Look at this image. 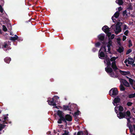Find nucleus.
Returning <instances> with one entry per match:
<instances>
[{"instance_id": "f257e3e1", "label": "nucleus", "mask_w": 135, "mask_h": 135, "mask_svg": "<svg viewBox=\"0 0 135 135\" xmlns=\"http://www.w3.org/2000/svg\"><path fill=\"white\" fill-rule=\"evenodd\" d=\"M118 91L116 88H113L111 89L109 92V94L110 96L113 97L115 96L118 94Z\"/></svg>"}, {"instance_id": "f03ea898", "label": "nucleus", "mask_w": 135, "mask_h": 135, "mask_svg": "<svg viewBox=\"0 0 135 135\" xmlns=\"http://www.w3.org/2000/svg\"><path fill=\"white\" fill-rule=\"evenodd\" d=\"M122 22H118L116 25L115 30H114L115 33L116 35H117L120 32L122 31L121 28V26L122 24Z\"/></svg>"}, {"instance_id": "7ed1b4c3", "label": "nucleus", "mask_w": 135, "mask_h": 135, "mask_svg": "<svg viewBox=\"0 0 135 135\" xmlns=\"http://www.w3.org/2000/svg\"><path fill=\"white\" fill-rule=\"evenodd\" d=\"M57 113L60 117V118L57 121V123L59 124H61L62 123V120L64 119V116L62 114V112L61 111L58 110L57 111Z\"/></svg>"}, {"instance_id": "20e7f679", "label": "nucleus", "mask_w": 135, "mask_h": 135, "mask_svg": "<svg viewBox=\"0 0 135 135\" xmlns=\"http://www.w3.org/2000/svg\"><path fill=\"white\" fill-rule=\"evenodd\" d=\"M72 120L71 116L69 114H67L65 115V117H64V119H62V121H64V122L66 123V121L70 122Z\"/></svg>"}, {"instance_id": "39448f33", "label": "nucleus", "mask_w": 135, "mask_h": 135, "mask_svg": "<svg viewBox=\"0 0 135 135\" xmlns=\"http://www.w3.org/2000/svg\"><path fill=\"white\" fill-rule=\"evenodd\" d=\"M117 117L120 119H122L123 118H126V112H119V114H117Z\"/></svg>"}, {"instance_id": "423d86ee", "label": "nucleus", "mask_w": 135, "mask_h": 135, "mask_svg": "<svg viewBox=\"0 0 135 135\" xmlns=\"http://www.w3.org/2000/svg\"><path fill=\"white\" fill-rule=\"evenodd\" d=\"M47 102H48L49 104L50 105L53 106H56V100H54V98H53L51 99V100H47Z\"/></svg>"}, {"instance_id": "0eeeda50", "label": "nucleus", "mask_w": 135, "mask_h": 135, "mask_svg": "<svg viewBox=\"0 0 135 135\" xmlns=\"http://www.w3.org/2000/svg\"><path fill=\"white\" fill-rule=\"evenodd\" d=\"M120 98H119L118 96H117L116 98H115L114 99L113 102V103L114 105H116V104H117L119 103L120 102Z\"/></svg>"}, {"instance_id": "6e6552de", "label": "nucleus", "mask_w": 135, "mask_h": 135, "mask_svg": "<svg viewBox=\"0 0 135 135\" xmlns=\"http://www.w3.org/2000/svg\"><path fill=\"white\" fill-rule=\"evenodd\" d=\"M105 35L104 34H101L98 35V38L99 40L104 41L105 39Z\"/></svg>"}, {"instance_id": "1a4fd4ad", "label": "nucleus", "mask_w": 135, "mask_h": 135, "mask_svg": "<svg viewBox=\"0 0 135 135\" xmlns=\"http://www.w3.org/2000/svg\"><path fill=\"white\" fill-rule=\"evenodd\" d=\"M111 67L114 71H115L118 69L116 64V61L113 62L111 64Z\"/></svg>"}, {"instance_id": "9d476101", "label": "nucleus", "mask_w": 135, "mask_h": 135, "mask_svg": "<svg viewBox=\"0 0 135 135\" xmlns=\"http://www.w3.org/2000/svg\"><path fill=\"white\" fill-rule=\"evenodd\" d=\"M98 56L99 58L103 59L104 57L105 56V55L103 51H101L99 50Z\"/></svg>"}, {"instance_id": "9b49d317", "label": "nucleus", "mask_w": 135, "mask_h": 135, "mask_svg": "<svg viewBox=\"0 0 135 135\" xmlns=\"http://www.w3.org/2000/svg\"><path fill=\"white\" fill-rule=\"evenodd\" d=\"M102 30L104 31L105 33H107L108 32L110 31L109 28V27L106 25L104 26L102 28Z\"/></svg>"}, {"instance_id": "f8f14e48", "label": "nucleus", "mask_w": 135, "mask_h": 135, "mask_svg": "<svg viewBox=\"0 0 135 135\" xmlns=\"http://www.w3.org/2000/svg\"><path fill=\"white\" fill-rule=\"evenodd\" d=\"M130 130V132L131 133H132L133 131V128L134 131H135V125H133V128L131 125H130L128 126Z\"/></svg>"}, {"instance_id": "ddd939ff", "label": "nucleus", "mask_w": 135, "mask_h": 135, "mask_svg": "<svg viewBox=\"0 0 135 135\" xmlns=\"http://www.w3.org/2000/svg\"><path fill=\"white\" fill-rule=\"evenodd\" d=\"M107 55L106 58V59H105V61L107 62V66L108 67H110L111 65V63L110 62V59L109 58H107Z\"/></svg>"}, {"instance_id": "4468645a", "label": "nucleus", "mask_w": 135, "mask_h": 135, "mask_svg": "<svg viewBox=\"0 0 135 135\" xmlns=\"http://www.w3.org/2000/svg\"><path fill=\"white\" fill-rule=\"evenodd\" d=\"M120 73L123 75H126L130 74V72L129 71H125L120 70L119 71Z\"/></svg>"}, {"instance_id": "2eb2a0df", "label": "nucleus", "mask_w": 135, "mask_h": 135, "mask_svg": "<svg viewBox=\"0 0 135 135\" xmlns=\"http://www.w3.org/2000/svg\"><path fill=\"white\" fill-rule=\"evenodd\" d=\"M105 70L107 73H109V74L112 72L113 71L112 68L109 67L105 68Z\"/></svg>"}, {"instance_id": "dca6fc26", "label": "nucleus", "mask_w": 135, "mask_h": 135, "mask_svg": "<svg viewBox=\"0 0 135 135\" xmlns=\"http://www.w3.org/2000/svg\"><path fill=\"white\" fill-rule=\"evenodd\" d=\"M122 82L125 86L127 87L129 86V83L126 80L122 79Z\"/></svg>"}, {"instance_id": "f3484780", "label": "nucleus", "mask_w": 135, "mask_h": 135, "mask_svg": "<svg viewBox=\"0 0 135 135\" xmlns=\"http://www.w3.org/2000/svg\"><path fill=\"white\" fill-rule=\"evenodd\" d=\"M128 64L130 65H132L133 64L134 62V59L129 57H128Z\"/></svg>"}, {"instance_id": "a211bd4d", "label": "nucleus", "mask_w": 135, "mask_h": 135, "mask_svg": "<svg viewBox=\"0 0 135 135\" xmlns=\"http://www.w3.org/2000/svg\"><path fill=\"white\" fill-rule=\"evenodd\" d=\"M126 118L127 117V118L130 119L132 117V116L131 115V112L129 111L128 110L126 112Z\"/></svg>"}, {"instance_id": "6ab92c4d", "label": "nucleus", "mask_w": 135, "mask_h": 135, "mask_svg": "<svg viewBox=\"0 0 135 135\" xmlns=\"http://www.w3.org/2000/svg\"><path fill=\"white\" fill-rule=\"evenodd\" d=\"M10 40L12 41H14L16 40H17L18 41H19L18 37L16 35H15V37H11L10 38Z\"/></svg>"}, {"instance_id": "aec40b11", "label": "nucleus", "mask_w": 135, "mask_h": 135, "mask_svg": "<svg viewBox=\"0 0 135 135\" xmlns=\"http://www.w3.org/2000/svg\"><path fill=\"white\" fill-rule=\"evenodd\" d=\"M112 46V44H110L108 43L107 46L108 47V51L107 52L110 54H111L112 52L110 51V46Z\"/></svg>"}, {"instance_id": "412c9836", "label": "nucleus", "mask_w": 135, "mask_h": 135, "mask_svg": "<svg viewBox=\"0 0 135 135\" xmlns=\"http://www.w3.org/2000/svg\"><path fill=\"white\" fill-rule=\"evenodd\" d=\"M115 2L120 6L122 5L123 3L122 0H117L115 1Z\"/></svg>"}, {"instance_id": "4be33fe9", "label": "nucleus", "mask_w": 135, "mask_h": 135, "mask_svg": "<svg viewBox=\"0 0 135 135\" xmlns=\"http://www.w3.org/2000/svg\"><path fill=\"white\" fill-rule=\"evenodd\" d=\"M99 50L100 51H102L104 52H106L107 51V48L106 46H102L101 47Z\"/></svg>"}, {"instance_id": "5701e85b", "label": "nucleus", "mask_w": 135, "mask_h": 135, "mask_svg": "<svg viewBox=\"0 0 135 135\" xmlns=\"http://www.w3.org/2000/svg\"><path fill=\"white\" fill-rule=\"evenodd\" d=\"M4 61L5 62L8 64L11 61V59L9 57H6L4 59Z\"/></svg>"}, {"instance_id": "b1692460", "label": "nucleus", "mask_w": 135, "mask_h": 135, "mask_svg": "<svg viewBox=\"0 0 135 135\" xmlns=\"http://www.w3.org/2000/svg\"><path fill=\"white\" fill-rule=\"evenodd\" d=\"M128 10H133V7L132 6V3H129L128 5V7L127 9Z\"/></svg>"}, {"instance_id": "393cba45", "label": "nucleus", "mask_w": 135, "mask_h": 135, "mask_svg": "<svg viewBox=\"0 0 135 135\" xmlns=\"http://www.w3.org/2000/svg\"><path fill=\"white\" fill-rule=\"evenodd\" d=\"M128 97L129 98H132L135 97V93L134 94H132L129 95Z\"/></svg>"}, {"instance_id": "a878e982", "label": "nucleus", "mask_w": 135, "mask_h": 135, "mask_svg": "<svg viewBox=\"0 0 135 135\" xmlns=\"http://www.w3.org/2000/svg\"><path fill=\"white\" fill-rule=\"evenodd\" d=\"M124 49L123 47H119V49L117 50V51L120 53H121L123 51Z\"/></svg>"}, {"instance_id": "bb28decb", "label": "nucleus", "mask_w": 135, "mask_h": 135, "mask_svg": "<svg viewBox=\"0 0 135 135\" xmlns=\"http://www.w3.org/2000/svg\"><path fill=\"white\" fill-rule=\"evenodd\" d=\"M126 118L127 120V126H129L130 125H131V122L130 121V119H129V118H128L127 117Z\"/></svg>"}, {"instance_id": "cd10ccee", "label": "nucleus", "mask_w": 135, "mask_h": 135, "mask_svg": "<svg viewBox=\"0 0 135 135\" xmlns=\"http://www.w3.org/2000/svg\"><path fill=\"white\" fill-rule=\"evenodd\" d=\"M119 12L117 11L114 13V16L115 18H117L119 16Z\"/></svg>"}, {"instance_id": "c85d7f7f", "label": "nucleus", "mask_w": 135, "mask_h": 135, "mask_svg": "<svg viewBox=\"0 0 135 135\" xmlns=\"http://www.w3.org/2000/svg\"><path fill=\"white\" fill-rule=\"evenodd\" d=\"M120 90L121 91H124L125 90V89L124 87L122 84H121L119 86Z\"/></svg>"}, {"instance_id": "c756f323", "label": "nucleus", "mask_w": 135, "mask_h": 135, "mask_svg": "<svg viewBox=\"0 0 135 135\" xmlns=\"http://www.w3.org/2000/svg\"><path fill=\"white\" fill-rule=\"evenodd\" d=\"M80 111L78 110H77V111L75 112L74 113V116L76 117V116L78 115H79Z\"/></svg>"}, {"instance_id": "7c9ffc66", "label": "nucleus", "mask_w": 135, "mask_h": 135, "mask_svg": "<svg viewBox=\"0 0 135 135\" xmlns=\"http://www.w3.org/2000/svg\"><path fill=\"white\" fill-rule=\"evenodd\" d=\"M132 45V42L131 40H129L128 41V47L130 48L131 47V46Z\"/></svg>"}, {"instance_id": "2f4dec72", "label": "nucleus", "mask_w": 135, "mask_h": 135, "mask_svg": "<svg viewBox=\"0 0 135 135\" xmlns=\"http://www.w3.org/2000/svg\"><path fill=\"white\" fill-rule=\"evenodd\" d=\"M124 110V108H123V107L120 105V106H119V110L120 112H123Z\"/></svg>"}, {"instance_id": "473e14b6", "label": "nucleus", "mask_w": 135, "mask_h": 135, "mask_svg": "<svg viewBox=\"0 0 135 135\" xmlns=\"http://www.w3.org/2000/svg\"><path fill=\"white\" fill-rule=\"evenodd\" d=\"M117 58V57H112L111 59H110V61L113 62L115 61V60Z\"/></svg>"}, {"instance_id": "72a5a7b5", "label": "nucleus", "mask_w": 135, "mask_h": 135, "mask_svg": "<svg viewBox=\"0 0 135 135\" xmlns=\"http://www.w3.org/2000/svg\"><path fill=\"white\" fill-rule=\"evenodd\" d=\"M129 28L127 26V25H123V32L126 29H128Z\"/></svg>"}, {"instance_id": "f704fd0d", "label": "nucleus", "mask_w": 135, "mask_h": 135, "mask_svg": "<svg viewBox=\"0 0 135 135\" xmlns=\"http://www.w3.org/2000/svg\"><path fill=\"white\" fill-rule=\"evenodd\" d=\"M64 131V133H63L62 135H69V132L66 130H65Z\"/></svg>"}, {"instance_id": "c9c22d12", "label": "nucleus", "mask_w": 135, "mask_h": 135, "mask_svg": "<svg viewBox=\"0 0 135 135\" xmlns=\"http://www.w3.org/2000/svg\"><path fill=\"white\" fill-rule=\"evenodd\" d=\"M69 107V106H66L65 105H64L63 106V108L65 110H67L68 109V108Z\"/></svg>"}, {"instance_id": "e433bc0d", "label": "nucleus", "mask_w": 135, "mask_h": 135, "mask_svg": "<svg viewBox=\"0 0 135 135\" xmlns=\"http://www.w3.org/2000/svg\"><path fill=\"white\" fill-rule=\"evenodd\" d=\"M129 81L131 84L132 85L133 82V80L131 78H129Z\"/></svg>"}, {"instance_id": "4c0bfd02", "label": "nucleus", "mask_w": 135, "mask_h": 135, "mask_svg": "<svg viewBox=\"0 0 135 135\" xmlns=\"http://www.w3.org/2000/svg\"><path fill=\"white\" fill-rule=\"evenodd\" d=\"M2 26L3 28V30L5 32L7 31V29L6 26L4 25H3Z\"/></svg>"}, {"instance_id": "58836bf2", "label": "nucleus", "mask_w": 135, "mask_h": 135, "mask_svg": "<svg viewBox=\"0 0 135 135\" xmlns=\"http://www.w3.org/2000/svg\"><path fill=\"white\" fill-rule=\"evenodd\" d=\"M101 44L99 42H98L95 44V46L96 47H99L100 45Z\"/></svg>"}, {"instance_id": "ea45409f", "label": "nucleus", "mask_w": 135, "mask_h": 135, "mask_svg": "<svg viewBox=\"0 0 135 135\" xmlns=\"http://www.w3.org/2000/svg\"><path fill=\"white\" fill-rule=\"evenodd\" d=\"M105 33L107 35V36L109 38L110 36L111 35V32H108L107 33Z\"/></svg>"}, {"instance_id": "a19ab883", "label": "nucleus", "mask_w": 135, "mask_h": 135, "mask_svg": "<svg viewBox=\"0 0 135 135\" xmlns=\"http://www.w3.org/2000/svg\"><path fill=\"white\" fill-rule=\"evenodd\" d=\"M132 51V50L131 49H129L127 51L126 54H128L129 53L131 52Z\"/></svg>"}, {"instance_id": "79ce46f5", "label": "nucleus", "mask_w": 135, "mask_h": 135, "mask_svg": "<svg viewBox=\"0 0 135 135\" xmlns=\"http://www.w3.org/2000/svg\"><path fill=\"white\" fill-rule=\"evenodd\" d=\"M83 133L82 131H79L77 135H83Z\"/></svg>"}, {"instance_id": "37998d69", "label": "nucleus", "mask_w": 135, "mask_h": 135, "mask_svg": "<svg viewBox=\"0 0 135 135\" xmlns=\"http://www.w3.org/2000/svg\"><path fill=\"white\" fill-rule=\"evenodd\" d=\"M109 74L110 75V76L112 77H114L115 76L114 73L113 72V71L112 72L110 73Z\"/></svg>"}, {"instance_id": "c03bdc74", "label": "nucleus", "mask_w": 135, "mask_h": 135, "mask_svg": "<svg viewBox=\"0 0 135 135\" xmlns=\"http://www.w3.org/2000/svg\"><path fill=\"white\" fill-rule=\"evenodd\" d=\"M132 104V103L129 102H128L127 103V105L128 106H131Z\"/></svg>"}, {"instance_id": "a18cd8bd", "label": "nucleus", "mask_w": 135, "mask_h": 135, "mask_svg": "<svg viewBox=\"0 0 135 135\" xmlns=\"http://www.w3.org/2000/svg\"><path fill=\"white\" fill-rule=\"evenodd\" d=\"M110 36H110V38L109 37V39H111V40H112V39H113L114 38V37H115V35L114 34H112Z\"/></svg>"}, {"instance_id": "49530a36", "label": "nucleus", "mask_w": 135, "mask_h": 135, "mask_svg": "<svg viewBox=\"0 0 135 135\" xmlns=\"http://www.w3.org/2000/svg\"><path fill=\"white\" fill-rule=\"evenodd\" d=\"M129 31L128 30H126L124 33V34L126 36H127Z\"/></svg>"}, {"instance_id": "de8ad7c7", "label": "nucleus", "mask_w": 135, "mask_h": 135, "mask_svg": "<svg viewBox=\"0 0 135 135\" xmlns=\"http://www.w3.org/2000/svg\"><path fill=\"white\" fill-rule=\"evenodd\" d=\"M4 126L2 124L0 125V131H1L3 128H4Z\"/></svg>"}, {"instance_id": "09e8293b", "label": "nucleus", "mask_w": 135, "mask_h": 135, "mask_svg": "<svg viewBox=\"0 0 135 135\" xmlns=\"http://www.w3.org/2000/svg\"><path fill=\"white\" fill-rule=\"evenodd\" d=\"M0 12L1 13H2L3 12V9L2 6L1 5H0Z\"/></svg>"}, {"instance_id": "8fccbe9b", "label": "nucleus", "mask_w": 135, "mask_h": 135, "mask_svg": "<svg viewBox=\"0 0 135 135\" xmlns=\"http://www.w3.org/2000/svg\"><path fill=\"white\" fill-rule=\"evenodd\" d=\"M3 47L4 48H6L7 46H8V45L7 44V43L6 42H4V44L3 45Z\"/></svg>"}, {"instance_id": "3c124183", "label": "nucleus", "mask_w": 135, "mask_h": 135, "mask_svg": "<svg viewBox=\"0 0 135 135\" xmlns=\"http://www.w3.org/2000/svg\"><path fill=\"white\" fill-rule=\"evenodd\" d=\"M112 41L110 39H109L108 41V43L110 44H112Z\"/></svg>"}, {"instance_id": "603ef678", "label": "nucleus", "mask_w": 135, "mask_h": 135, "mask_svg": "<svg viewBox=\"0 0 135 135\" xmlns=\"http://www.w3.org/2000/svg\"><path fill=\"white\" fill-rule=\"evenodd\" d=\"M126 37L125 35H123V41H124V40H125L126 39Z\"/></svg>"}, {"instance_id": "864d4df0", "label": "nucleus", "mask_w": 135, "mask_h": 135, "mask_svg": "<svg viewBox=\"0 0 135 135\" xmlns=\"http://www.w3.org/2000/svg\"><path fill=\"white\" fill-rule=\"evenodd\" d=\"M127 13V11L126 10H125L124 11H123V15L124 16Z\"/></svg>"}, {"instance_id": "5fc2aeb1", "label": "nucleus", "mask_w": 135, "mask_h": 135, "mask_svg": "<svg viewBox=\"0 0 135 135\" xmlns=\"http://www.w3.org/2000/svg\"><path fill=\"white\" fill-rule=\"evenodd\" d=\"M55 99L56 100H57L59 99V97L56 95H54Z\"/></svg>"}, {"instance_id": "6e6d98bb", "label": "nucleus", "mask_w": 135, "mask_h": 135, "mask_svg": "<svg viewBox=\"0 0 135 135\" xmlns=\"http://www.w3.org/2000/svg\"><path fill=\"white\" fill-rule=\"evenodd\" d=\"M116 108H117L116 107H115V108H114V109H115V113H116V114H118L117 113H118V110H117V109H116Z\"/></svg>"}, {"instance_id": "4d7b16f0", "label": "nucleus", "mask_w": 135, "mask_h": 135, "mask_svg": "<svg viewBox=\"0 0 135 135\" xmlns=\"http://www.w3.org/2000/svg\"><path fill=\"white\" fill-rule=\"evenodd\" d=\"M96 50L97 49L95 48H93L92 49V50L93 52H95Z\"/></svg>"}, {"instance_id": "13d9d810", "label": "nucleus", "mask_w": 135, "mask_h": 135, "mask_svg": "<svg viewBox=\"0 0 135 135\" xmlns=\"http://www.w3.org/2000/svg\"><path fill=\"white\" fill-rule=\"evenodd\" d=\"M122 9V8L121 7H120L118 8V10L119 11H120Z\"/></svg>"}, {"instance_id": "bf43d9fd", "label": "nucleus", "mask_w": 135, "mask_h": 135, "mask_svg": "<svg viewBox=\"0 0 135 135\" xmlns=\"http://www.w3.org/2000/svg\"><path fill=\"white\" fill-rule=\"evenodd\" d=\"M128 62V59H126V60H125L124 61V62L125 63H126L127 62Z\"/></svg>"}, {"instance_id": "052dcab7", "label": "nucleus", "mask_w": 135, "mask_h": 135, "mask_svg": "<svg viewBox=\"0 0 135 135\" xmlns=\"http://www.w3.org/2000/svg\"><path fill=\"white\" fill-rule=\"evenodd\" d=\"M132 85V88H133L134 90H135V84L134 85Z\"/></svg>"}, {"instance_id": "680f3d73", "label": "nucleus", "mask_w": 135, "mask_h": 135, "mask_svg": "<svg viewBox=\"0 0 135 135\" xmlns=\"http://www.w3.org/2000/svg\"><path fill=\"white\" fill-rule=\"evenodd\" d=\"M8 118L7 117H6V116H4V120H6L7 118Z\"/></svg>"}, {"instance_id": "e2e57ef3", "label": "nucleus", "mask_w": 135, "mask_h": 135, "mask_svg": "<svg viewBox=\"0 0 135 135\" xmlns=\"http://www.w3.org/2000/svg\"><path fill=\"white\" fill-rule=\"evenodd\" d=\"M132 119L133 120V122H134V123H135V118H133Z\"/></svg>"}, {"instance_id": "0e129e2a", "label": "nucleus", "mask_w": 135, "mask_h": 135, "mask_svg": "<svg viewBox=\"0 0 135 135\" xmlns=\"http://www.w3.org/2000/svg\"><path fill=\"white\" fill-rule=\"evenodd\" d=\"M117 43L118 44V45H121V43L120 42V41H118L117 42Z\"/></svg>"}, {"instance_id": "69168bd1", "label": "nucleus", "mask_w": 135, "mask_h": 135, "mask_svg": "<svg viewBox=\"0 0 135 135\" xmlns=\"http://www.w3.org/2000/svg\"><path fill=\"white\" fill-rule=\"evenodd\" d=\"M74 106L75 107H76V104H72V105L71 106H71Z\"/></svg>"}, {"instance_id": "338daca9", "label": "nucleus", "mask_w": 135, "mask_h": 135, "mask_svg": "<svg viewBox=\"0 0 135 135\" xmlns=\"http://www.w3.org/2000/svg\"><path fill=\"white\" fill-rule=\"evenodd\" d=\"M67 110H68L69 111H72V110L71 109H70V108H68V109Z\"/></svg>"}, {"instance_id": "774afa93", "label": "nucleus", "mask_w": 135, "mask_h": 135, "mask_svg": "<svg viewBox=\"0 0 135 135\" xmlns=\"http://www.w3.org/2000/svg\"><path fill=\"white\" fill-rule=\"evenodd\" d=\"M117 40L118 41H120V39L119 38H118L117 39Z\"/></svg>"}]
</instances>
